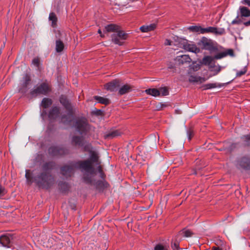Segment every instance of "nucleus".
Returning a JSON list of instances; mask_svg holds the SVG:
<instances>
[{
  "instance_id": "nucleus-1",
  "label": "nucleus",
  "mask_w": 250,
  "mask_h": 250,
  "mask_svg": "<svg viewBox=\"0 0 250 250\" xmlns=\"http://www.w3.org/2000/svg\"><path fill=\"white\" fill-rule=\"evenodd\" d=\"M51 163H45L43 165L41 170L34 172L32 176L29 170H26L25 178L27 183L31 185L35 182L39 188H49L54 183V179L51 173Z\"/></svg>"
},
{
  "instance_id": "nucleus-2",
  "label": "nucleus",
  "mask_w": 250,
  "mask_h": 250,
  "mask_svg": "<svg viewBox=\"0 0 250 250\" xmlns=\"http://www.w3.org/2000/svg\"><path fill=\"white\" fill-rule=\"evenodd\" d=\"M81 169L83 173V179L86 183H92V177L94 174L95 169L90 160L79 161L72 163L70 165H66L61 168L62 174L66 178L70 177L74 173V168Z\"/></svg>"
},
{
  "instance_id": "nucleus-3",
  "label": "nucleus",
  "mask_w": 250,
  "mask_h": 250,
  "mask_svg": "<svg viewBox=\"0 0 250 250\" xmlns=\"http://www.w3.org/2000/svg\"><path fill=\"white\" fill-rule=\"evenodd\" d=\"M60 102L68 111L67 115H62L61 116V122L65 124H68L71 122L73 118V107L65 96L62 95L60 97Z\"/></svg>"
},
{
  "instance_id": "nucleus-4",
  "label": "nucleus",
  "mask_w": 250,
  "mask_h": 250,
  "mask_svg": "<svg viewBox=\"0 0 250 250\" xmlns=\"http://www.w3.org/2000/svg\"><path fill=\"white\" fill-rule=\"evenodd\" d=\"M76 130L81 135H84L89 129V126L86 120L84 118H79L76 120L74 124Z\"/></svg>"
},
{
  "instance_id": "nucleus-5",
  "label": "nucleus",
  "mask_w": 250,
  "mask_h": 250,
  "mask_svg": "<svg viewBox=\"0 0 250 250\" xmlns=\"http://www.w3.org/2000/svg\"><path fill=\"white\" fill-rule=\"evenodd\" d=\"M50 90L49 85L46 83H43L31 90L30 94L32 96L39 95H46Z\"/></svg>"
},
{
  "instance_id": "nucleus-6",
  "label": "nucleus",
  "mask_w": 250,
  "mask_h": 250,
  "mask_svg": "<svg viewBox=\"0 0 250 250\" xmlns=\"http://www.w3.org/2000/svg\"><path fill=\"white\" fill-rule=\"evenodd\" d=\"M127 36V33L119 29L117 32L111 35V40L115 44L122 45L123 41L126 39Z\"/></svg>"
},
{
  "instance_id": "nucleus-7",
  "label": "nucleus",
  "mask_w": 250,
  "mask_h": 250,
  "mask_svg": "<svg viewBox=\"0 0 250 250\" xmlns=\"http://www.w3.org/2000/svg\"><path fill=\"white\" fill-rule=\"evenodd\" d=\"M198 45L202 48L210 51H214L216 49L214 46L213 42L207 38L203 37L198 42Z\"/></svg>"
},
{
  "instance_id": "nucleus-8",
  "label": "nucleus",
  "mask_w": 250,
  "mask_h": 250,
  "mask_svg": "<svg viewBox=\"0 0 250 250\" xmlns=\"http://www.w3.org/2000/svg\"><path fill=\"white\" fill-rule=\"evenodd\" d=\"M180 43L181 47L188 51L196 54L200 51V49L197 48L194 44L189 42L186 39H182Z\"/></svg>"
},
{
  "instance_id": "nucleus-9",
  "label": "nucleus",
  "mask_w": 250,
  "mask_h": 250,
  "mask_svg": "<svg viewBox=\"0 0 250 250\" xmlns=\"http://www.w3.org/2000/svg\"><path fill=\"white\" fill-rule=\"evenodd\" d=\"M49 153L53 156H59L67 154L68 149L62 146H52L49 148Z\"/></svg>"
},
{
  "instance_id": "nucleus-10",
  "label": "nucleus",
  "mask_w": 250,
  "mask_h": 250,
  "mask_svg": "<svg viewBox=\"0 0 250 250\" xmlns=\"http://www.w3.org/2000/svg\"><path fill=\"white\" fill-rule=\"evenodd\" d=\"M31 84V78L29 75L25 74L22 80L21 87L19 89V91L22 93H26L29 89L28 86Z\"/></svg>"
},
{
  "instance_id": "nucleus-11",
  "label": "nucleus",
  "mask_w": 250,
  "mask_h": 250,
  "mask_svg": "<svg viewBox=\"0 0 250 250\" xmlns=\"http://www.w3.org/2000/svg\"><path fill=\"white\" fill-rule=\"evenodd\" d=\"M12 237L10 234H5L0 236V244L2 246L7 248L11 247V240Z\"/></svg>"
},
{
  "instance_id": "nucleus-12",
  "label": "nucleus",
  "mask_w": 250,
  "mask_h": 250,
  "mask_svg": "<svg viewBox=\"0 0 250 250\" xmlns=\"http://www.w3.org/2000/svg\"><path fill=\"white\" fill-rule=\"evenodd\" d=\"M237 166L239 168L248 169L250 167V158L243 157L237 161Z\"/></svg>"
},
{
  "instance_id": "nucleus-13",
  "label": "nucleus",
  "mask_w": 250,
  "mask_h": 250,
  "mask_svg": "<svg viewBox=\"0 0 250 250\" xmlns=\"http://www.w3.org/2000/svg\"><path fill=\"white\" fill-rule=\"evenodd\" d=\"M120 86V84L119 81L117 80H114L105 85V88L110 91H117L118 90Z\"/></svg>"
},
{
  "instance_id": "nucleus-14",
  "label": "nucleus",
  "mask_w": 250,
  "mask_h": 250,
  "mask_svg": "<svg viewBox=\"0 0 250 250\" xmlns=\"http://www.w3.org/2000/svg\"><path fill=\"white\" fill-rule=\"evenodd\" d=\"M175 61L180 65L190 62L191 59L188 55H183L177 56Z\"/></svg>"
},
{
  "instance_id": "nucleus-15",
  "label": "nucleus",
  "mask_w": 250,
  "mask_h": 250,
  "mask_svg": "<svg viewBox=\"0 0 250 250\" xmlns=\"http://www.w3.org/2000/svg\"><path fill=\"white\" fill-rule=\"evenodd\" d=\"M229 55L230 56H233L234 53L233 50L231 49H229L225 51L220 52L214 56V59H220L226 57L227 56Z\"/></svg>"
},
{
  "instance_id": "nucleus-16",
  "label": "nucleus",
  "mask_w": 250,
  "mask_h": 250,
  "mask_svg": "<svg viewBox=\"0 0 250 250\" xmlns=\"http://www.w3.org/2000/svg\"><path fill=\"white\" fill-rule=\"evenodd\" d=\"M59 108L57 106H53L50 110L48 115V118L50 120L55 119L59 117Z\"/></svg>"
},
{
  "instance_id": "nucleus-17",
  "label": "nucleus",
  "mask_w": 250,
  "mask_h": 250,
  "mask_svg": "<svg viewBox=\"0 0 250 250\" xmlns=\"http://www.w3.org/2000/svg\"><path fill=\"white\" fill-rule=\"evenodd\" d=\"M224 85L225 83H209L203 85L202 86H201V88L203 90H205L216 87L220 88L224 86Z\"/></svg>"
},
{
  "instance_id": "nucleus-18",
  "label": "nucleus",
  "mask_w": 250,
  "mask_h": 250,
  "mask_svg": "<svg viewBox=\"0 0 250 250\" xmlns=\"http://www.w3.org/2000/svg\"><path fill=\"white\" fill-rule=\"evenodd\" d=\"M188 80L191 83H202L207 80L205 78L194 75L190 76Z\"/></svg>"
},
{
  "instance_id": "nucleus-19",
  "label": "nucleus",
  "mask_w": 250,
  "mask_h": 250,
  "mask_svg": "<svg viewBox=\"0 0 250 250\" xmlns=\"http://www.w3.org/2000/svg\"><path fill=\"white\" fill-rule=\"evenodd\" d=\"M120 29L119 27L113 24H108L105 26L104 33L113 32L115 33Z\"/></svg>"
},
{
  "instance_id": "nucleus-20",
  "label": "nucleus",
  "mask_w": 250,
  "mask_h": 250,
  "mask_svg": "<svg viewBox=\"0 0 250 250\" xmlns=\"http://www.w3.org/2000/svg\"><path fill=\"white\" fill-rule=\"evenodd\" d=\"M156 28V24L152 23L149 25H143L140 29L142 32H148L153 30Z\"/></svg>"
},
{
  "instance_id": "nucleus-21",
  "label": "nucleus",
  "mask_w": 250,
  "mask_h": 250,
  "mask_svg": "<svg viewBox=\"0 0 250 250\" xmlns=\"http://www.w3.org/2000/svg\"><path fill=\"white\" fill-rule=\"evenodd\" d=\"M121 135V131H120L118 130H114L105 135L104 137L106 139H112L117 136H120Z\"/></svg>"
},
{
  "instance_id": "nucleus-22",
  "label": "nucleus",
  "mask_w": 250,
  "mask_h": 250,
  "mask_svg": "<svg viewBox=\"0 0 250 250\" xmlns=\"http://www.w3.org/2000/svg\"><path fill=\"white\" fill-rule=\"evenodd\" d=\"M131 87L128 84H125L119 88V93L120 95H124L131 90Z\"/></svg>"
},
{
  "instance_id": "nucleus-23",
  "label": "nucleus",
  "mask_w": 250,
  "mask_h": 250,
  "mask_svg": "<svg viewBox=\"0 0 250 250\" xmlns=\"http://www.w3.org/2000/svg\"><path fill=\"white\" fill-rule=\"evenodd\" d=\"M145 92L148 95L157 97L160 95V91L156 88H149L145 90Z\"/></svg>"
},
{
  "instance_id": "nucleus-24",
  "label": "nucleus",
  "mask_w": 250,
  "mask_h": 250,
  "mask_svg": "<svg viewBox=\"0 0 250 250\" xmlns=\"http://www.w3.org/2000/svg\"><path fill=\"white\" fill-rule=\"evenodd\" d=\"M52 104V101L51 99L44 98L41 103V106L44 108H47L50 106Z\"/></svg>"
},
{
  "instance_id": "nucleus-25",
  "label": "nucleus",
  "mask_w": 250,
  "mask_h": 250,
  "mask_svg": "<svg viewBox=\"0 0 250 250\" xmlns=\"http://www.w3.org/2000/svg\"><path fill=\"white\" fill-rule=\"evenodd\" d=\"M98 160V156L97 153L95 151L91 152L90 153V158L87 160H90V163H91V164H93V163H97Z\"/></svg>"
},
{
  "instance_id": "nucleus-26",
  "label": "nucleus",
  "mask_w": 250,
  "mask_h": 250,
  "mask_svg": "<svg viewBox=\"0 0 250 250\" xmlns=\"http://www.w3.org/2000/svg\"><path fill=\"white\" fill-rule=\"evenodd\" d=\"M64 48V44L62 41L60 39H58L56 41V51L57 52H62Z\"/></svg>"
},
{
  "instance_id": "nucleus-27",
  "label": "nucleus",
  "mask_w": 250,
  "mask_h": 250,
  "mask_svg": "<svg viewBox=\"0 0 250 250\" xmlns=\"http://www.w3.org/2000/svg\"><path fill=\"white\" fill-rule=\"evenodd\" d=\"M240 11L242 17H250V10L246 7H240Z\"/></svg>"
},
{
  "instance_id": "nucleus-28",
  "label": "nucleus",
  "mask_w": 250,
  "mask_h": 250,
  "mask_svg": "<svg viewBox=\"0 0 250 250\" xmlns=\"http://www.w3.org/2000/svg\"><path fill=\"white\" fill-rule=\"evenodd\" d=\"M59 187L60 190L62 192H65L67 191L69 188V185L65 182H60L59 183Z\"/></svg>"
},
{
  "instance_id": "nucleus-29",
  "label": "nucleus",
  "mask_w": 250,
  "mask_h": 250,
  "mask_svg": "<svg viewBox=\"0 0 250 250\" xmlns=\"http://www.w3.org/2000/svg\"><path fill=\"white\" fill-rule=\"evenodd\" d=\"M49 20L51 21L52 26H55L57 24V18L54 13H50L49 16Z\"/></svg>"
},
{
  "instance_id": "nucleus-30",
  "label": "nucleus",
  "mask_w": 250,
  "mask_h": 250,
  "mask_svg": "<svg viewBox=\"0 0 250 250\" xmlns=\"http://www.w3.org/2000/svg\"><path fill=\"white\" fill-rule=\"evenodd\" d=\"M94 98L98 101L99 103L104 104H108L109 103V101L108 99L106 98H104L102 97L95 96L94 97Z\"/></svg>"
},
{
  "instance_id": "nucleus-31",
  "label": "nucleus",
  "mask_w": 250,
  "mask_h": 250,
  "mask_svg": "<svg viewBox=\"0 0 250 250\" xmlns=\"http://www.w3.org/2000/svg\"><path fill=\"white\" fill-rule=\"evenodd\" d=\"M72 142L76 146H81L82 145V139L79 136H73L72 139Z\"/></svg>"
},
{
  "instance_id": "nucleus-32",
  "label": "nucleus",
  "mask_w": 250,
  "mask_h": 250,
  "mask_svg": "<svg viewBox=\"0 0 250 250\" xmlns=\"http://www.w3.org/2000/svg\"><path fill=\"white\" fill-rule=\"evenodd\" d=\"M90 184L95 185L96 188L99 189L102 188L105 186L104 183L102 180H99L95 183H94L92 180V183Z\"/></svg>"
},
{
  "instance_id": "nucleus-33",
  "label": "nucleus",
  "mask_w": 250,
  "mask_h": 250,
  "mask_svg": "<svg viewBox=\"0 0 250 250\" xmlns=\"http://www.w3.org/2000/svg\"><path fill=\"white\" fill-rule=\"evenodd\" d=\"M200 68V64L196 62H193L192 64L189 66V70L190 71H196Z\"/></svg>"
},
{
  "instance_id": "nucleus-34",
  "label": "nucleus",
  "mask_w": 250,
  "mask_h": 250,
  "mask_svg": "<svg viewBox=\"0 0 250 250\" xmlns=\"http://www.w3.org/2000/svg\"><path fill=\"white\" fill-rule=\"evenodd\" d=\"M188 29L193 32H199L201 33V29H202V28L198 26H190L188 27Z\"/></svg>"
},
{
  "instance_id": "nucleus-35",
  "label": "nucleus",
  "mask_w": 250,
  "mask_h": 250,
  "mask_svg": "<svg viewBox=\"0 0 250 250\" xmlns=\"http://www.w3.org/2000/svg\"><path fill=\"white\" fill-rule=\"evenodd\" d=\"M244 141V144L246 146L250 145V134L245 135L241 138Z\"/></svg>"
},
{
  "instance_id": "nucleus-36",
  "label": "nucleus",
  "mask_w": 250,
  "mask_h": 250,
  "mask_svg": "<svg viewBox=\"0 0 250 250\" xmlns=\"http://www.w3.org/2000/svg\"><path fill=\"white\" fill-rule=\"evenodd\" d=\"M225 33V30L224 28H217L216 27H215V30L213 31L214 34L217 35H223Z\"/></svg>"
},
{
  "instance_id": "nucleus-37",
  "label": "nucleus",
  "mask_w": 250,
  "mask_h": 250,
  "mask_svg": "<svg viewBox=\"0 0 250 250\" xmlns=\"http://www.w3.org/2000/svg\"><path fill=\"white\" fill-rule=\"evenodd\" d=\"M213 61V58L210 56H206L203 59V63L205 64H209Z\"/></svg>"
},
{
  "instance_id": "nucleus-38",
  "label": "nucleus",
  "mask_w": 250,
  "mask_h": 250,
  "mask_svg": "<svg viewBox=\"0 0 250 250\" xmlns=\"http://www.w3.org/2000/svg\"><path fill=\"white\" fill-rule=\"evenodd\" d=\"M215 30L214 27H208L207 28H202L201 29V33L204 34L207 32L213 33V31Z\"/></svg>"
},
{
  "instance_id": "nucleus-39",
  "label": "nucleus",
  "mask_w": 250,
  "mask_h": 250,
  "mask_svg": "<svg viewBox=\"0 0 250 250\" xmlns=\"http://www.w3.org/2000/svg\"><path fill=\"white\" fill-rule=\"evenodd\" d=\"M158 90L160 91V95L161 94L163 96H167L168 95L169 92L166 87H161Z\"/></svg>"
},
{
  "instance_id": "nucleus-40",
  "label": "nucleus",
  "mask_w": 250,
  "mask_h": 250,
  "mask_svg": "<svg viewBox=\"0 0 250 250\" xmlns=\"http://www.w3.org/2000/svg\"><path fill=\"white\" fill-rule=\"evenodd\" d=\"M181 233L187 237H190L192 234L190 230L185 229H183L181 231Z\"/></svg>"
},
{
  "instance_id": "nucleus-41",
  "label": "nucleus",
  "mask_w": 250,
  "mask_h": 250,
  "mask_svg": "<svg viewBox=\"0 0 250 250\" xmlns=\"http://www.w3.org/2000/svg\"><path fill=\"white\" fill-rule=\"evenodd\" d=\"M179 241L176 240L174 242H171V247L173 250H178V249H179Z\"/></svg>"
},
{
  "instance_id": "nucleus-42",
  "label": "nucleus",
  "mask_w": 250,
  "mask_h": 250,
  "mask_svg": "<svg viewBox=\"0 0 250 250\" xmlns=\"http://www.w3.org/2000/svg\"><path fill=\"white\" fill-rule=\"evenodd\" d=\"M168 248L167 246L158 244L155 247L154 250H168Z\"/></svg>"
},
{
  "instance_id": "nucleus-43",
  "label": "nucleus",
  "mask_w": 250,
  "mask_h": 250,
  "mask_svg": "<svg viewBox=\"0 0 250 250\" xmlns=\"http://www.w3.org/2000/svg\"><path fill=\"white\" fill-rule=\"evenodd\" d=\"M247 71V66H245L242 70L238 71L236 73L237 77H240L243 75L245 74Z\"/></svg>"
},
{
  "instance_id": "nucleus-44",
  "label": "nucleus",
  "mask_w": 250,
  "mask_h": 250,
  "mask_svg": "<svg viewBox=\"0 0 250 250\" xmlns=\"http://www.w3.org/2000/svg\"><path fill=\"white\" fill-rule=\"evenodd\" d=\"M84 149L85 151H88L89 153L93 151V148L90 144H86L84 146Z\"/></svg>"
},
{
  "instance_id": "nucleus-45",
  "label": "nucleus",
  "mask_w": 250,
  "mask_h": 250,
  "mask_svg": "<svg viewBox=\"0 0 250 250\" xmlns=\"http://www.w3.org/2000/svg\"><path fill=\"white\" fill-rule=\"evenodd\" d=\"M187 136H188V139L189 140H190L191 139V137H192V136L193 134L192 131L190 129L187 130Z\"/></svg>"
},
{
  "instance_id": "nucleus-46",
  "label": "nucleus",
  "mask_w": 250,
  "mask_h": 250,
  "mask_svg": "<svg viewBox=\"0 0 250 250\" xmlns=\"http://www.w3.org/2000/svg\"><path fill=\"white\" fill-rule=\"evenodd\" d=\"M32 63L36 66V67H38L39 65V60L38 59L35 58L32 61Z\"/></svg>"
},
{
  "instance_id": "nucleus-47",
  "label": "nucleus",
  "mask_w": 250,
  "mask_h": 250,
  "mask_svg": "<svg viewBox=\"0 0 250 250\" xmlns=\"http://www.w3.org/2000/svg\"><path fill=\"white\" fill-rule=\"evenodd\" d=\"M5 193L6 191L5 188L2 187L0 186V196L4 195L5 194Z\"/></svg>"
},
{
  "instance_id": "nucleus-48",
  "label": "nucleus",
  "mask_w": 250,
  "mask_h": 250,
  "mask_svg": "<svg viewBox=\"0 0 250 250\" xmlns=\"http://www.w3.org/2000/svg\"><path fill=\"white\" fill-rule=\"evenodd\" d=\"M47 115V112L46 110L43 109L42 110L41 113V116L42 117V119L44 120V118L46 117Z\"/></svg>"
},
{
  "instance_id": "nucleus-49",
  "label": "nucleus",
  "mask_w": 250,
  "mask_h": 250,
  "mask_svg": "<svg viewBox=\"0 0 250 250\" xmlns=\"http://www.w3.org/2000/svg\"><path fill=\"white\" fill-rule=\"evenodd\" d=\"M242 2L243 4L247 5L250 7V0H243Z\"/></svg>"
},
{
  "instance_id": "nucleus-50",
  "label": "nucleus",
  "mask_w": 250,
  "mask_h": 250,
  "mask_svg": "<svg viewBox=\"0 0 250 250\" xmlns=\"http://www.w3.org/2000/svg\"><path fill=\"white\" fill-rule=\"evenodd\" d=\"M238 18V17H237ZM237 18L235 19V20H233L232 21V24H238L239 23V21L237 19Z\"/></svg>"
},
{
  "instance_id": "nucleus-51",
  "label": "nucleus",
  "mask_w": 250,
  "mask_h": 250,
  "mask_svg": "<svg viewBox=\"0 0 250 250\" xmlns=\"http://www.w3.org/2000/svg\"><path fill=\"white\" fill-rule=\"evenodd\" d=\"M165 44L167 45H171V41L169 40H166L165 42Z\"/></svg>"
},
{
  "instance_id": "nucleus-52",
  "label": "nucleus",
  "mask_w": 250,
  "mask_h": 250,
  "mask_svg": "<svg viewBox=\"0 0 250 250\" xmlns=\"http://www.w3.org/2000/svg\"><path fill=\"white\" fill-rule=\"evenodd\" d=\"M211 250H222V249L218 247H213Z\"/></svg>"
},
{
  "instance_id": "nucleus-53",
  "label": "nucleus",
  "mask_w": 250,
  "mask_h": 250,
  "mask_svg": "<svg viewBox=\"0 0 250 250\" xmlns=\"http://www.w3.org/2000/svg\"><path fill=\"white\" fill-rule=\"evenodd\" d=\"M98 33L100 34V36L102 38H104V35L103 34H102V31L101 29H99L98 31Z\"/></svg>"
},
{
  "instance_id": "nucleus-54",
  "label": "nucleus",
  "mask_w": 250,
  "mask_h": 250,
  "mask_svg": "<svg viewBox=\"0 0 250 250\" xmlns=\"http://www.w3.org/2000/svg\"><path fill=\"white\" fill-rule=\"evenodd\" d=\"M244 24L245 26H249V25H250V20L249 21H247V22H244Z\"/></svg>"
},
{
  "instance_id": "nucleus-55",
  "label": "nucleus",
  "mask_w": 250,
  "mask_h": 250,
  "mask_svg": "<svg viewBox=\"0 0 250 250\" xmlns=\"http://www.w3.org/2000/svg\"><path fill=\"white\" fill-rule=\"evenodd\" d=\"M99 171L101 172V167H99Z\"/></svg>"
},
{
  "instance_id": "nucleus-56",
  "label": "nucleus",
  "mask_w": 250,
  "mask_h": 250,
  "mask_svg": "<svg viewBox=\"0 0 250 250\" xmlns=\"http://www.w3.org/2000/svg\"><path fill=\"white\" fill-rule=\"evenodd\" d=\"M178 250H184L183 249L180 248L179 249H178Z\"/></svg>"
},
{
  "instance_id": "nucleus-57",
  "label": "nucleus",
  "mask_w": 250,
  "mask_h": 250,
  "mask_svg": "<svg viewBox=\"0 0 250 250\" xmlns=\"http://www.w3.org/2000/svg\"><path fill=\"white\" fill-rule=\"evenodd\" d=\"M219 71H220V69H218L217 72H218Z\"/></svg>"
}]
</instances>
